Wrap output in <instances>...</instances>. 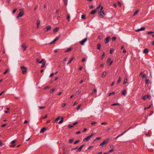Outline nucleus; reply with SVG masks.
I'll return each instance as SVG.
<instances>
[{"label": "nucleus", "instance_id": "13d9d810", "mask_svg": "<svg viewBox=\"0 0 154 154\" xmlns=\"http://www.w3.org/2000/svg\"><path fill=\"white\" fill-rule=\"evenodd\" d=\"M114 150V149H111V150H110V151H109V152H112Z\"/></svg>", "mask_w": 154, "mask_h": 154}, {"label": "nucleus", "instance_id": "338daca9", "mask_svg": "<svg viewBox=\"0 0 154 154\" xmlns=\"http://www.w3.org/2000/svg\"><path fill=\"white\" fill-rule=\"evenodd\" d=\"M60 16H58L57 17V19L58 20H59L60 19Z\"/></svg>", "mask_w": 154, "mask_h": 154}, {"label": "nucleus", "instance_id": "f704fd0d", "mask_svg": "<svg viewBox=\"0 0 154 154\" xmlns=\"http://www.w3.org/2000/svg\"><path fill=\"white\" fill-rule=\"evenodd\" d=\"M74 141V139H71L69 140V142L70 143H72Z\"/></svg>", "mask_w": 154, "mask_h": 154}, {"label": "nucleus", "instance_id": "393cba45", "mask_svg": "<svg viewBox=\"0 0 154 154\" xmlns=\"http://www.w3.org/2000/svg\"><path fill=\"white\" fill-rule=\"evenodd\" d=\"M60 116H58V117H57L55 120L54 121V122H57L58 120H59V119H60Z\"/></svg>", "mask_w": 154, "mask_h": 154}, {"label": "nucleus", "instance_id": "c03bdc74", "mask_svg": "<svg viewBox=\"0 0 154 154\" xmlns=\"http://www.w3.org/2000/svg\"><path fill=\"white\" fill-rule=\"evenodd\" d=\"M113 48H112L110 49V54H112V53L113 52Z\"/></svg>", "mask_w": 154, "mask_h": 154}, {"label": "nucleus", "instance_id": "5701e85b", "mask_svg": "<svg viewBox=\"0 0 154 154\" xmlns=\"http://www.w3.org/2000/svg\"><path fill=\"white\" fill-rule=\"evenodd\" d=\"M117 105H120V104L119 103H112L111 104V106H113Z\"/></svg>", "mask_w": 154, "mask_h": 154}, {"label": "nucleus", "instance_id": "0eeeda50", "mask_svg": "<svg viewBox=\"0 0 154 154\" xmlns=\"http://www.w3.org/2000/svg\"><path fill=\"white\" fill-rule=\"evenodd\" d=\"M51 29V27L50 26H47L44 29L45 32H47L48 30H50Z\"/></svg>", "mask_w": 154, "mask_h": 154}, {"label": "nucleus", "instance_id": "b1692460", "mask_svg": "<svg viewBox=\"0 0 154 154\" xmlns=\"http://www.w3.org/2000/svg\"><path fill=\"white\" fill-rule=\"evenodd\" d=\"M86 15L85 14H83V15H81V18L82 19H84L85 18H86Z\"/></svg>", "mask_w": 154, "mask_h": 154}, {"label": "nucleus", "instance_id": "20e7f679", "mask_svg": "<svg viewBox=\"0 0 154 154\" xmlns=\"http://www.w3.org/2000/svg\"><path fill=\"white\" fill-rule=\"evenodd\" d=\"M21 69L22 70V72L23 74H25L26 72L27 69L24 66H21L20 67Z\"/></svg>", "mask_w": 154, "mask_h": 154}, {"label": "nucleus", "instance_id": "f3484780", "mask_svg": "<svg viewBox=\"0 0 154 154\" xmlns=\"http://www.w3.org/2000/svg\"><path fill=\"white\" fill-rule=\"evenodd\" d=\"M100 47H101V45L100 43H98L97 44V49H98V50H101V48H100Z\"/></svg>", "mask_w": 154, "mask_h": 154}, {"label": "nucleus", "instance_id": "9d476101", "mask_svg": "<svg viewBox=\"0 0 154 154\" xmlns=\"http://www.w3.org/2000/svg\"><path fill=\"white\" fill-rule=\"evenodd\" d=\"M145 29V28L144 27H142L138 29L137 30H135L136 32H139L141 31L144 30Z\"/></svg>", "mask_w": 154, "mask_h": 154}, {"label": "nucleus", "instance_id": "8fccbe9b", "mask_svg": "<svg viewBox=\"0 0 154 154\" xmlns=\"http://www.w3.org/2000/svg\"><path fill=\"white\" fill-rule=\"evenodd\" d=\"M146 77V74H145V73L143 74V78H145V77Z\"/></svg>", "mask_w": 154, "mask_h": 154}, {"label": "nucleus", "instance_id": "de8ad7c7", "mask_svg": "<svg viewBox=\"0 0 154 154\" xmlns=\"http://www.w3.org/2000/svg\"><path fill=\"white\" fill-rule=\"evenodd\" d=\"M16 10H17V9H16V8H15V9H14L13 10V11H12V13H13V14L15 12H16Z\"/></svg>", "mask_w": 154, "mask_h": 154}, {"label": "nucleus", "instance_id": "6e6d98bb", "mask_svg": "<svg viewBox=\"0 0 154 154\" xmlns=\"http://www.w3.org/2000/svg\"><path fill=\"white\" fill-rule=\"evenodd\" d=\"M128 131V129H127V130H126V131H124L123 132H122V133L123 134H124L125 133L127 132Z\"/></svg>", "mask_w": 154, "mask_h": 154}, {"label": "nucleus", "instance_id": "4be33fe9", "mask_svg": "<svg viewBox=\"0 0 154 154\" xmlns=\"http://www.w3.org/2000/svg\"><path fill=\"white\" fill-rule=\"evenodd\" d=\"M63 117L61 118V119L58 122L59 124H60L62 123L63 122Z\"/></svg>", "mask_w": 154, "mask_h": 154}, {"label": "nucleus", "instance_id": "6ab92c4d", "mask_svg": "<svg viewBox=\"0 0 154 154\" xmlns=\"http://www.w3.org/2000/svg\"><path fill=\"white\" fill-rule=\"evenodd\" d=\"M97 11H98L97 10H96V9H95V10H92L91 12L90 13L91 14H94Z\"/></svg>", "mask_w": 154, "mask_h": 154}, {"label": "nucleus", "instance_id": "f8f14e48", "mask_svg": "<svg viewBox=\"0 0 154 154\" xmlns=\"http://www.w3.org/2000/svg\"><path fill=\"white\" fill-rule=\"evenodd\" d=\"M21 46L23 48V51L26 50V46L24 44H22Z\"/></svg>", "mask_w": 154, "mask_h": 154}, {"label": "nucleus", "instance_id": "4d7b16f0", "mask_svg": "<svg viewBox=\"0 0 154 154\" xmlns=\"http://www.w3.org/2000/svg\"><path fill=\"white\" fill-rule=\"evenodd\" d=\"M79 142V140H77L74 143L75 144H76V143H78V142Z\"/></svg>", "mask_w": 154, "mask_h": 154}, {"label": "nucleus", "instance_id": "bb28decb", "mask_svg": "<svg viewBox=\"0 0 154 154\" xmlns=\"http://www.w3.org/2000/svg\"><path fill=\"white\" fill-rule=\"evenodd\" d=\"M139 12V10H137L136 11L134 14V15H133V16H134L135 15H136Z\"/></svg>", "mask_w": 154, "mask_h": 154}, {"label": "nucleus", "instance_id": "09e8293b", "mask_svg": "<svg viewBox=\"0 0 154 154\" xmlns=\"http://www.w3.org/2000/svg\"><path fill=\"white\" fill-rule=\"evenodd\" d=\"M80 93V92L79 91H76V94L79 95Z\"/></svg>", "mask_w": 154, "mask_h": 154}, {"label": "nucleus", "instance_id": "5fc2aeb1", "mask_svg": "<svg viewBox=\"0 0 154 154\" xmlns=\"http://www.w3.org/2000/svg\"><path fill=\"white\" fill-rule=\"evenodd\" d=\"M96 123V122H92L91 123V125H94Z\"/></svg>", "mask_w": 154, "mask_h": 154}, {"label": "nucleus", "instance_id": "39448f33", "mask_svg": "<svg viewBox=\"0 0 154 154\" xmlns=\"http://www.w3.org/2000/svg\"><path fill=\"white\" fill-rule=\"evenodd\" d=\"M105 15L103 11H100L98 13V15L102 17H103Z\"/></svg>", "mask_w": 154, "mask_h": 154}, {"label": "nucleus", "instance_id": "6e6552de", "mask_svg": "<svg viewBox=\"0 0 154 154\" xmlns=\"http://www.w3.org/2000/svg\"><path fill=\"white\" fill-rule=\"evenodd\" d=\"M110 39V38L109 37L106 38L104 40L105 43L106 44L108 43L109 42Z\"/></svg>", "mask_w": 154, "mask_h": 154}, {"label": "nucleus", "instance_id": "f257e3e1", "mask_svg": "<svg viewBox=\"0 0 154 154\" xmlns=\"http://www.w3.org/2000/svg\"><path fill=\"white\" fill-rule=\"evenodd\" d=\"M20 10L21 11H20L18 15L17 16V17H22L24 14V8L22 9H20Z\"/></svg>", "mask_w": 154, "mask_h": 154}, {"label": "nucleus", "instance_id": "473e14b6", "mask_svg": "<svg viewBox=\"0 0 154 154\" xmlns=\"http://www.w3.org/2000/svg\"><path fill=\"white\" fill-rule=\"evenodd\" d=\"M64 3L65 5H66L67 4L68 0H63Z\"/></svg>", "mask_w": 154, "mask_h": 154}, {"label": "nucleus", "instance_id": "0e129e2a", "mask_svg": "<svg viewBox=\"0 0 154 154\" xmlns=\"http://www.w3.org/2000/svg\"><path fill=\"white\" fill-rule=\"evenodd\" d=\"M93 147V146H90L88 148V149H90Z\"/></svg>", "mask_w": 154, "mask_h": 154}, {"label": "nucleus", "instance_id": "58836bf2", "mask_svg": "<svg viewBox=\"0 0 154 154\" xmlns=\"http://www.w3.org/2000/svg\"><path fill=\"white\" fill-rule=\"evenodd\" d=\"M45 106H38V108H39V109H45Z\"/></svg>", "mask_w": 154, "mask_h": 154}, {"label": "nucleus", "instance_id": "bf43d9fd", "mask_svg": "<svg viewBox=\"0 0 154 154\" xmlns=\"http://www.w3.org/2000/svg\"><path fill=\"white\" fill-rule=\"evenodd\" d=\"M47 115H46L45 116H44L43 117V118H42V119H45L47 118Z\"/></svg>", "mask_w": 154, "mask_h": 154}, {"label": "nucleus", "instance_id": "49530a36", "mask_svg": "<svg viewBox=\"0 0 154 154\" xmlns=\"http://www.w3.org/2000/svg\"><path fill=\"white\" fill-rule=\"evenodd\" d=\"M9 70V69H7L5 71V72L3 73V74H6V73L8 72V71Z\"/></svg>", "mask_w": 154, "mask_h": 154}, {"label": "nucleus", "instance_id": "2f4dec72", "mask_svg": "<svg viewBox=\"0 0 154 154\" xmlns=\"http://www.w3.org/2000/svg\"><path fill=\"white\" fill-rule=\"evenodd\" d=\"M115 94V92H113L112 93H109L108 95L109 96H110L112 95H114Z\"/></svg>", "mask_w": 154, "mask_h": 154}, {"label": "nucleus", "instance_id": "423d86ee", "mask_svg": "<svg viewBox=\"0 0 154 154\" xmlns=\"http://www.w3.org/2000/svg\"><path fill=\"white\" fill-rule=\"evenodd\" d=\"M87 39L88 38H85L82 40L80 42V44L82 45H84V44L87 41Z\"/></svg>", "mask_w": 154, "mask_h": 154}, {"label": "nucleus", "instance_id": "cd10ccee", "mask_svg": "<svg viewBox=\"0 0 154 154\" xmlns=\"http://www.w3.org/2000/svg\"><path fill=\"white\" fill-rule=\"evenodd\" d=\"M154 33V32L153 31H149L147 33V34L148 35L152 34Z\"/></svg>", "mask_w": 154, "mask_h": 154}, {"label": "nucleus", "instance_id": "69168bd1", "mask_svg": "<svg viewBox=\"0 0 154 154\" xmlns=\"http://www.w3.org/2000/svg\"><path fill=\"white\" fill-rule=\"evenodd\" d=\"M54 73H51L50 75V76L49 77H51L52 76L54 75Z\"/></svg>", "mask_w": 154, "mask_h": 154}, {"label": "nucleus", "instance_id": "a878e982", "mask_svg": "<svg viewBox=\"0 0 154 154\" xmlns=\"http://www.w3.org/2000/svg\"><path fill=\"white\" fill-rule=\"evenodd\" d=\"M127 81H128V79L127 78H125L124 80V82L123 83V84L125 85V84H126L127 83Z\"/></svg>", "mask_w": 154, "mask_h": 154}, {"label": "nucleus", "instance_id": "37998d69", "mask_svg": "<svg viewBox=\"0 0 154 154\" xmlns=\"http://www.w3.org/2000/svg\"><path fill=\"white\" fill-rule=\"evenodd\" d=\"M55 90V89L54 88L52 89L50 91V93H52Z\"/></svg>", "mask_w": 154, "mask_h": 154}, {"label": "nucleus", "instance_id": "c85d7f7f", "mask_svg": "<svg viewBox=\"0 0 154 154\" xmlns=\"http://www.w3.org/2000/svg\"><path fill=\"white\" fill-rule=\"evenodd\" d=\"M121 78L120 76H119V79L118 80V81H117V83L118 84H119V83L120 82H121Z\"/></svg>", "mask_w": 154, "mask_h": 154}, {"label": "nucleus", "instance_id": "1a4fd4ad", "mask_svg": "<svg viewBox=\"0 0 154 154\" xmlns=\"http://www.w3.org/2000/svg\"><path fill=\"white\" fill-rule=\"evenodd\" d=\"M59 39L58 37H56L50 43V44H52L54 42H55L57 41Z\"/></svg>", "mask_w": 154, "mask_h": 154}, {"label": "nucleus", "instance_id": "7c9ffc66", "mask_svg": "<svg viewBox=\"0 0 154 154\" xmlns=\"http://www.w3.org/2000/svg\"><path fill=\"white\" fill-rule=\"evenodd\" d=\"M41 23V21L40 20H38L37 21V26H38Z\"/></svg>", "mask_w": 154, "mask_h": 154}, {"label": "nucleus", "instance_id": "a18cd8bd", "mask_svg": "<svg viewBox=\"0 0 154 154\" xmlns=\"http://www.w3.org/2000/svg\"><path fill=\"white\" fill-rule=\"evenodd\" d=\"M81 106V104L79 105L77 107V110H78L80 109Z\"/></svg>", "mask_w": 154, "mask_h": 154}, {"label": "nucleus", "instance_id": "9b49d317", "mask_svg": "<svg viewBox=\"0 0 154 154\" xmlns=\"http://www.w3.org/2000/svg\"><path fill=\"white\" fill-rule=\"evenodd\" d=\"M149 97H150L149 95H145L143 96V97H142V99L144 100H146L147 98H148Z\"/></svg>", "mask_w": 154, "mask_h": 154}, {"label": "nucleus", "instance_id": "774afa93", "mask_svg": "<svg viewBox=\"0 0 154 154\" xmlns=\"http://www.w3.org/2000/svg\"><path fill=\"white\" fill-rule=\"evenodd\" d=\"M151 44L152 45H154V40L151 42Z\"/></svg>", "mask_w": 154, "mask_h": 154}, {"label": "nucleus", "instance_id": "4c0bfd02", "mask_svg": "<svg viewBox=\"0 0 154 154\" xmlns=\"http://www.w3.org/2000/svg\"><path fill=\"white\" fill-rule=\"evenodd\" d=\"M116 37H113L112 38V40L113 42H114L116 40Z\"/></svg>", "mask_w": 154, "mask_h": 154}, {"label": "nucleus", "instance_id": "f03ea898", "mask_svg": "<svg viewBox=\"0 0 154 154\" xmlns=\"http://www.w3.org/2000/svg\"><path fill=\"white\" fill-rule=\"evenodd\" d=\"M109 140V139L108 138L104 140L103 142L101 143L100 145V146H101L103 147V146L105 145L106 144H107L108 142V141Z\"/></svg>", "mask_w": 154, "mask_h": 154}, {"label": "nucleus", "instance_id": "7ed1b4c3", "mask_svg": "<svg viewBox=\"0 0 154 154\" xmlns=\"http://www.w3.org/2000/svg\"><path fill=\"white\" fill-rule=\"evenodd\" d=\"M94 133H93L90 135L89 136L87 137L86 138H85L83 140V141L84 142L87 141L89 140L90 138L91 137L94 135Z\"/></svg>", "mask_w": 154, "mask_h": 154}, {"label": "nucleus", "instance_id": "864d4df0", "mask_svg": "<svg viewBox=\"0 0 154 154\" xmlns=\"http://www.w3.org/2000/svg\"><path fill=\"white\" fill-rule=\"evenodd\" d=\"M149 81V79H146V84H148Z\"/></svg>", "mask_w": 154, "mask_h": 154}, {"label": "nucleus", "instance_id": "c9c22d12", "mask_svg": "<svg viewBox=\"0 0 154 154\" xmlns=\"http://www.w3.org/2000/svg\"><path fill=\"white\" fill-rule=\"evenodd\" d=\"M72 49L71 48H69L65 51V52H67L70 51Z\"/></svg>", "mask_w": 154, "mask_h": 154}, {"label": "nucleus", "instance_id": "4468645a", "mask_svg": "<svg viewBox=\"0 0 154 154\" xmlns=\"http://www.w3.org/2000/svg\"><path fill=\"white\" fill-rule=\"evenodd\" d=\"M149 51L147 48H145L143 52L145 54H147L148 53Z\"/></svg>", "mask_w": 154, "mask_h": 154}, {"label": "nucleus", "instance_id": "a19ab883", "mask_svg": "<svg viewBox=\"0 0 154 154\" xmlns=\"http://www.w3.org/2000/svg\"><path fill=\"white\" fill-rule=\"evenodd\" d=\"M105 56V53L103 52V54L102 55L101 60H102L103 59V57H104Z\"/></svg>", "mask_w": 154, "mask_h": 154}, {"label": "nucleus", "instance_id": "2eb2a0df", "mask_svg": "<svg viewBox=\"0 0 154 154\" xmlns=\"http://www.w3.org/2000/svg\"><path fill=\"white\" fill-rule=\"evenodd\" d=\"M46 130V129L45 128H42L40 131V133H42L45 131Z\"/></svg>", "mask_w": 154, "mask_h": 154}, {"label": "nucleus", "instance_id": "ddd939ff", "mask_svg": "<svg viewBox=\"0 0 154 154\" xmlns=\"http://www.w3.org/2000/svg\"><path fill=\"white\" fill-rule=\"evenodd\" d=\"M84 146V145H83L80 146L78 149L77 151L79 152H80L81 151L83 147Z\"/></svg>", "mask_w": 154, "mask_h": 154}, {"label": "nucleus", "instance_id": "72a5a7b5", "mask_svg": "<svg viewBox=\"0 0 154 154\" xmlns=\"http://www.w3.org/2000/svg\"><path fill=\"white\" fill-rule=\"evenodd\" d=\"M45 62H43V63H42V65L41 66V68H43L45 66Z\"/></svg>", "mask_w": 154, "mask_h": 154}, {"label": "nucleus", "instance_id": "ea45409f", "mask_svg": "<svg viewBox=\"0 0 154 154\" xmlns=\"http://www.w3.org/2000/svg\"><path fill=\"white\" fill-rule=\"evenodd\" d=\"M101 139V138L100 137H97L95 139V140H94V141H95L97 140H100Z\"/></svg>", "mask_w": 154, "mask_h": 154}, {"label": "nucleus", "instance_id": "680f3d73", "mask_svg": "<svg viewBox=\"0 0 154 154\" xmlns=\"http://www.w3.org/2000/svg\"><path fill=\"white\" fill-rule=\"evenodd\" d=\"M151 105H150L148 107H145V109H149V108L151 107Z\"/></svg>", "mask_w": 154, "mask_h": 154}, {"label": "nucleus", "instance_id": "a211bd4d", "mask_svg": "<svg viewBox=\"0 0 154 154\" xmlns=\"http://www.w3.org/2000/svg\"><path fill=\"white\" fill-rule=\"evenodd\" d=\"M121 92L122 94L123 95L125 96L126 95V90H123Z\"/></svg>", "mask_w": 154, "mask_h": 154}, {"label": "nucleus", "instance_id": "c756f323", "mask_svg": "<svg viewBox=\"0 0 154 154\" xmlns=\"http://www.w3.org/2000/svg\"><path fill=\"white\" fill-rule=\"evenodd\" d=\"M100 4L99 5L97 6V7L96 8V10H97L98 11H99L100 8Z\"/></svg>", "mask_w": 154, "mask_h": 154}, {"label": "nucleus", "instance_id": "412c9836", "mask_svg": "<svg viewBox=\"0 0 154 154\" xmlns=\"http://www.w3.org/2000/svg\"><path fill=\"white\" fill-rule=\"evenodd\" d=\"M106 71L103 72L102 75V77L103 78L106 75Z\"/></svg>", "mask_w": 154, "mask_h": 154}, {"label": "nucleus", "instance_id": "052dcab7", "mask_svg": "<svg viewBox=\"0 0 154 154\" xmlns=\"http://www.w3.org/2000/svg\"><path fill=\"white\" fill-rule=\"evenodd\" d=\"M92 91L94 93L96 92L97 91V90L96 89H94Z\"/></svg>", "mask_w": 154, "mask_h": 154}, {"label": "nucleus", "instance_id": "3c124183", "mask_svg": "<svg viewBox=\"0 0 154 154\" xmlns=\"http://www.w3.org/2000/svg\"><path fill=\"white\" fill-rule=\"evenodd\" d=\"M66 104L65 103H63L62 104L61 106L62 107H63L64 106H66Z\"/></svg>", "mask_w": 154, "mask_h": 154}, {"label": "nucleus", "instance_id": "dca6fc26", "mask_svg": "<svg viewBox=\"0 0 154 154\" xmlns=\"http://www.w3.org/2000/svg\"><path fill=\"white\" fill-rule=\"evenodd\" d=\"M59 30V28L58 27L55 28L54 29V32H57Z\"/></svg>", "mask_w": 154, "mask_h": 154}, {"label": "nucleus", "instance_id": "aec40b11", "mask_svg": "<svg viewBox=\"0 0 154 154\" xmlns=\"http://www.w3.org/2000/svg\"><path fill=\"white\" fill-rule=\"evenodd\" d=\"M73 59H74V57H72L69 60V61H68V63H67V64H68L69 63H70L72 62V61L73 60Z\"/></svg>", "mask_w": 154, "mask_h": 154}, {"label": "nucleus", "instance_id": "e433bc0d", "mask_svg": "<svg viewBox=\"0 0 154 154\" xmlns=\"http://www.w3.org/2000/svg\"><path fill=\"white\" fill-rule=\"evenodd\" d=\"M66 18L68 20V21H69L70 19V16L69 15H68L66 17Z\"/></svg>", "mask_w": 154, "mask_h": 154}, {"label": "nucleus", "instance_id": "603ef678", "mask_svg": "<svg viewBox=\"0 0 154 154\" xmlns=\"http://www.w3.org/2000/svg\"><path fill=\"white\" fill-rule=\"evenodd\" d=\"M106 124H107V123L106 122H102V123H101V125H106Z\"/></svg>", "mask_w": 154, "mask_h": 154}, {"label": "nucleus", "instance_id": "79ce46f5", "mask_svg": "<svg viewBox=\"0 0 154 154\" xmlns=\"http://www.w3.org/2000/svg\"><path fill=\"white\" fill-rule=\"evenodd\" d=\"M73 127V125H68V127L69 128H72Z\"/></svg>", "mask_w": 154, "mask_h": 154}, {"label": "nucleus", "instance_id": "e2e57ef3", "mask_svg": "<svg viewBox=\"0 0 154 154\" xmlns=\"http://www.w3.org/2000/svg\"><path fill=\"white\" fill-rule=\"evenodd\" d=\"M6 124H3L2 125L1 127H4L6 125Z\"/></svg>", "mask_w": 154, "mask_h": 154}]
</instances>
